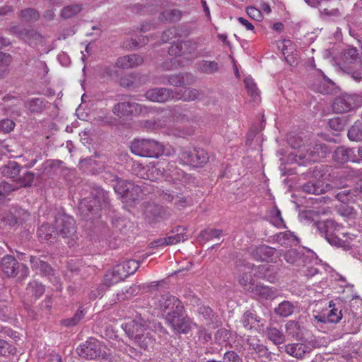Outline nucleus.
<instances>
[{
	"label": "nucleus",
	"mask_w": 362,
	"mask_h": 362,
	"mask_svg": "<svg viewBox=\"0 0 362 362\" xmlns=\"http://www.w3.org/2000/svg\"><path fill=\"white\" fill-rule=\"evenodd\" d=\"M183 13L177 8L167 9L163 11L159 16L161 21L167 23H175L182 18Z\"/></svg>",
	"instance_id": "nucleus-42"
},
{
	"label": "nucleus",
	"mask_w": 362,
	"mask_h": 362,
	"mask_svg": "<svg viewBox=\"0 0 362 362\" xmlns=\"http://www.w3.org/2000/svg\"><path fill=\"white\" fill-rule=\"evenodd\" d=\"M270 242L277 243L282 247H291L299 243L298 238L291 231L278 233L269 237Z\"/></svg>",
	"instance_id": "nucleus-26"
},
{
	"label": "nucleus",
	"mask_w": 362,
	"mask_h": 362,
	"mask_svg": "<svg viewBox=\"0 0 362 362\" xmlns=\"http://www.w3.org/2000/svg\"><path fill=\"white\" fill-rule=\"evenodd\" d=\"M159 309L166 314L165 320L169 316H175L179 313H184V306L182 302L176 297L168 293L161 295L158 298L157 303Z\"/></svg>",
	"instance_id": "nucleus-15"
},
{
	"label": "nucleus",
	"mask_w": 362,
	"mask_h": 362,
	"mask_svg": "<svg viewBox=\"0 0 362 362\" xmlns=\"http://www.w3.org/2000/svg\"><path fill=\"white\" fill-rule=\"evenodd\" d=\"M332 108L337 114L346 112L354 108V99L347 95L337 97L333 103Z\"/></svg>",
	"instance_id": "nucleus-27"
},
{
	"label": "nucleus",
	"mask_w": 362,
	"mask_h": 362,
	"mask_svg": "<svg viewBox=\"0 0 362 362\" xmlns=\"http://www.w3.org/2000/svg\"><path fill=\"white\" fill-rule=\"evenodd\" d=\"M143 63V58L136 54L124 56L117 59L116 66L121 69H131Z\"/></svg>",
	"instance_id": "nucleus-30"
},
{
	"label": "nucleus",
	"mask_w": 362,
	"mask_h": 362,
	"mask_svg": "<svg viewBox=\"0 0 362 362\" xmlns=\"http://www.w3.org/2000/svg\"><path fill=\"white\" fill-rule=\"evenodd\" d=\"M37 237L41 242L49 241L51 243L56 240L57 234L55 233V226L49 225L47 223H42L37 229Z\"/></svg>",
	"instance_id": "nucleus-29"
},
{
	"label": "nucleus",
	"mask_w": 362,
	"mask_h": 362,
	"mask_svg": "<svg viewBox=\"0 0 362 362\" xmlns=\"http://www.w3.org/2000/svg\"><path fill=\"white\" fill-rule=\"evenodd\" d=\"M222 233L221 230L207 228L201 231L199 238L204 241H209L214 238H219Z\"/></svg>",
	"instance_id": "nucleus-52"
},
{
	"label": "nucleus",
	"mask_w": 362,
	"mask_h": 362,
	"mask_svg": "<svg viewBox=\"0 0 362 362\" xmlns=\"http://www.w3.org/2000/svg\"><path fill=\"white\" fill-rule=\"evenodd\" d=\"M295 310L293 303L288 300H284L280 303L274 309V313L282 317H287L291 315Z\"/></svg>",
	"instance_id": "nucleus-43"
},
{
	"label": "nucleus",
	"mask_w": 362,
	"mask_h": 362,
	"mask_svg": "<svg viewBox=\"0 0 362 362\" xmlns=\"http://www.w3.org/2000/svg\"><path fill=\"white\" fill-rule=\"evenodd\" d=\"M254 269V265L247 264L244 266L243 274L239 277V284L243 288L246 293H250V290L256 286L251 271Z\"/></svg>",
	"instance_id": "nucleus-28"
},
{
	"label": "nucleus",
	"mask_w": 362,
	"mask_h": 362,
	"mask_svg": "<svg viewBox=\"0 0 362 362\" xmlns=\"http://www.w3.org/2000/svg\"><path fill=\"white\" fill-rule=\"evenodd\" d=\"M305 329L298 322L290 320L286 324V332L288 337L296 340L304 339Z\"/></svg>",
	"instance_id": "nucleus-31"
},
{
	"label": "nucleus",
	"mask_w": 362,
	"mask_h": 362,
	"mask_svg": "<svg viewBox=\"0 0 362 362\" xmlns=\"http://www.w3.org/2000/svg\"><path fill=\"white\" fill-rule=\"evenodd\" d=\"M250 294L258 300H274L279 296V291L276 288L257 283L256 286L250 290Z\"/></svg>",
	"instance_id": "nucleus-23"
},
{
	"label": "nucleus",
	"mask_w": 362,
	"mask_h": 362,
	"mask_svg": "<svg viewBox=\"0 0 362 362\" xmlns=\"http://www.w3.org/2000/svg\"><path fill=\"white\" fill-rule=\"evenodd\" d=\"M276 252V249L267 245H259L252 252L254 258L257 260L267 261Z\"/></svg>",
	"instance_id": "nucleus-39"
},
{
	"label": "nucleus",
	"mask_w": 362,
	"mask_h": 362,
	"mask_svg": "<svg viewBox=\"0 0 362 362\" xmlns=\"http://www.w3.org/2000/svg\"><path fill=\"white\" fill-rule=\"evenodd\" d=\"M114 226L122 233H127L133 228V223L129 220L124 218L116 219L114 222Z\"/></svg>",
	"instance_id": "nucleus-54"
},
{
	"label": "nucleus",
	"mask_w": 362,
	"mask_h": 362,
	"mask_svg": "<svg viewBox=\"0 0 362 362\" xmlns=\"http://www.w3.org/2000/svg\"><path fill=\"white\" fill-rule=\"evenodd\" d=\"M179 158L184 164L195 168L202 167L209 161L208 154L202 148H182L179 153Z\"/></svg>",
	"instance_id": "nucleus-12"
},
{
	"label": "nucleus",
	"mask_w": 362,
	"mask_h": 362,
	"mask_svg": "<svg viewBox=\"0 0 362 362\" xmlns=\"http://www.w3.org/2000/svg\"><path fill=\"white\" fill-rule=\"evenodd\" d=\"M195 77L190 73H184L174 75H166L163 77L162 83L175 87L192 85L195 82Z\"/></svg>",
	"instance_id": "nucleus-22"
},
{
	"label": "nucleus",
	"mask_w": 362,
	"mask_h": 362,
	"mask_svg": "<svg viewBox=\"0 0 362 362\" xmlns=\"http://www.w3.org/2000/svg\"><path fill=\"white\" fill-rule=\"evenodd\" d=\"M86 314L85 309L80 307L74 314V317L67 318L62 321V324L65 327L75 326L84 317Z\"/></svg>",
	"instance_id": "nucleus-50"
},
{
	"label": "nucleus",
	"mask_w": 362,
	"mask_h": 362,
	"mask_svg": "<svg viewBox=\"0 0 362 362\" xmlns=\"http://www.w3.org/2000/svg\"><path fill=\"white\" fill-rule=\"evenodd\" d=\"M259 322L260 317L250 311L245 312L241 319L243 326L247 330L252 329L255 322L259 323Z\"/></svg>",
	"instance_id": "nucleus-47"
},
{
	"label": "nucleus",
	"mask_w": 362,
	"mask_h": 362,
	"mask_svg": "<svg viewBox=\"0 0 362 362\" xmlns=\"http://www.w3.org/2000/svg\"><path fill=\"white\" fill-rule=\"evenodd\" d=\"M198 313L206 320L211 322H214V318L217 317L213 310L208 306H200L198 309Z\"/></svg>",
	"instance_id": "nucleus-57"
},
{
	"label": "nucleus",
	"mask_w": 362,
	"mask_h": 362,
	"mask_svg": "<svg viewBox=\"0 0 362 362\" xmlns=\"http://www.w3.org/2000/svg\"><path fill=\"white\" fill-rule=\"evenodd\" d=\"M270 222L278 228L281 226L286 227L285 224H284L281 211L277 208H274L270 211Z\"/></svg>",
	"instance_id": "nucleus-56"
},
{
	"label": "nucleus",
	"mask_w": 362,
	"mask_h": 362,
	"mask_svg": "<svg viewBox=\"0 0 362 362\" xmlns=\"http://www.w3.org/2000/svg\"><path fill=\"white\" fill-rule=\"evenodd\" d=\"M201 92L195 88H188L180 91H175V100L190 102L199 98Z\"/></svg>",
	"instance_id": "nucleus-38"
},
{
	"label": "nucleus",
	"mask_w": 362,
	"mask_h": 362,
	"mask_svg": "<svg viewBox=\"0 0 362 362\" xmlns=\"http://www.w3.org/2000/svg\"><path fill=\"white\" fill-rule=\"evenodd\" d=\"M124 331L141 349L150 350L154 347L156 339L151 328V322L141 315H136L134 320L127 323Z\"/></svg>",
	"instance_id": "nucleus-1"
},
{
	"label": "nucleus",
	"mask_w": 362,
	"mask_h": 362,
	"mask_svg": "<svg viewBox=\"0 0 362 362\" xmlns=\"http://www.w3.org/2000/svg\"><path fill=\"white\" fill-rule=\"evenodd\" d=\"M146 98L153 102L165 103L170 100H175V91L166 88H154L147 90Z\"/></svg>",
	"instance_id": "nucleus-21"
},
{
	"label": "nucleus",
	"mask_w": 362,
	"mask_h": 362,
	"mask_svg": "<svg viewBox=\"0 0 362 362\" xmlns=\"http://www.w3.org/2000/svg\"><path fill=\"white\" fill-rule=\"evenodd\" d=\"M348 137L351 141H359L362 139V124L356 122L348 131Z\"/></svg>",
	"instance_id": "nucleus-55"
},
{
	"label": "nucleus",
	"mask_w": 362,
	"mask_h": 362,
	"mask_svg": "<svg viewBox=\"0 0 362 362\" xmlns=\"http://www.w3.org/2000/svg\"><path fill=\"white\" fill-rule=\"evenodd\" d=\"M221 362H243L242 358L234 351H226Z\"/></svg>",
	"instance_id": "nucleus-62"
},
{
	"label": "nucleus",
	"mask_w": 362,
	"mask_h": 362,
	"mask_svg": "<svg viewBox=\"0 0 362 362\" xmlns=\"http://www.w3.org/2000/svg\"><path fill=\"white\" fill-rule=\"evenodd\" d=\"M18 16L25 22H35L39 19L40 14L35 9L28 8L21 10Z\"/></svg>",
	"instance_id": "nucleus-49"
},
{
	"label": "nucleus",
	"mask_w": 362,
	"mask_h": 362,
	"mask_svg": "<svg viewBox=\"0 0 362 362\" xmlns=\"http://www.w3.org/2000/svg\"><path fill=\"white\" fill-rule=\"evenodd\" d=\"M333 158L339 163H345L351 160L355 161V155L353 149L339 146L335 150Z\"/></svg>",
	"instance_id": "nucleus-32"
},
{
	"label": "nucleus",
	"mask_w": 362,
	"mask_h": 362,
	"mask_svg": "<svg viewBox=\"0 0 362 362\" xmlns=\"http://www.w3.org/2000/svg\"><path fill=\"white\" fill-rule=\"evenodd\" d=\"M34 180V174L30 171L25 170L22 175L17 177L18 182L23 187L30 186Z\"/></svg>",
	"instance_id": "nucleus-58"
},
{
	"label": "nucleus",
	"mask_w": 362,
	"mask_h": 362,
	"mask_svg": "<svg viewBox=\"0 0 362 362\" xmlns=\"http://www.w3.org/2000/svg\"><path fill=\"white\" fill-rule=\"evenodd\" d=\"M30 213L21 207L13 206L0 214V221L9 226L23 224L30 218Z\"/></svg>",
	"instance_id": "nucleus-16"
},
{
	"label": "nucleus",
	"mask_w": 362,
	"mask_h": 362,
	"mask_svg": "<svg viewBox=\"0 0 362 362\" xmlns=\"http://www.w3.org/2000/svg\"><path fill=\"white\" fill-rule=\"evenodd\" d=\"M331 151L327 144L323 143L315 144L304 146L297 150L294 160L298 165H307L313 162H317L326 158Z\"/></svg>",
	"instance_id": "nucleus-3"
},
{
	"label": "nucleus",
	"mask_w": 362,
	"mask_h": 362,
	"mask_svg": "<svg viewBox=\"0 0 362 362\" xmlns=\"http://www.w3.org/2000/svg\"><path fill=\"white\" fill-rule=\"evenodd\" d=\"M314 224L319 233L322 236L325 238L330 245L343 247L345 250L348 248L346 241L340 239L335 235V233H339L341 228V226L337 224L335 221L331 219H327L324 221L315 222Z\"/></svg>",
	"instance_id": "nucleus-6"
},
{
	"label": "nucleus",
	"mask_w": 362,
	"mask_h": 362,
	"mask_svg": "<svg viewBox=\"0 0 362 362\" xmlns=\"http://www.w3.org/2000/svg\"><path fill=\"white\" fill-rule=\"evenodd\" d=\"M16 349L9 344L7 341L0 339V356H5L8 354H15Z\"/></svg>",
	"instance_id": "nucleus-59"
},
{
	"label": "nucleus",
	"mask_w": 362,
	"mask_h": 362,
	"mask_svg": "<svg viewBox=\"0 0 362 362\" xmlns=\"http://www.w3.org/2000/svg\"><path fill=\"white\" fill-rule=\"evenodd\" d=\"M187 54H193L195 57L201 56L198 54L197 49L199 43L197 40H187Z\"/></svg>",
	"instance_id": "nucleus-63"
},
{
	"label": "nucleus",
	"mask_w": 362,
	"mask_h": 362,
	"mask_svg": "<svg viewBox=\"0 0 362 362\" xmlns=\"http://www.w3.org/2000/svg\"><path fill=\"white\" fill-rule=\"evenodd\" d=\"M15 127V123L13 120L5 119L0 121V132L4 133L11 132Z\"/></svg>",
	"instance_id": "nucleus-64"
},
{
	"label": "nucleus",
	"mask_w": 362,
	"mask_h": 362,
	"mask_svg": "<svg viewBox=\"0 0 362 362\" xmlns=\"http://www.w3.org/2000/svg\"><path fill=\"white\" fill-rule=\"evenodd\" d=\"M199 71L206 74H212L218 71V64L215 61L202 60L197 64Z\"/></svg>",
	"instance_id": "nucleus-45"
},
{
	"label": "nucleus",
	"mask_w": 362,
	"mask_h": 362,
	"mask_svg": "<svg viewBox=\"0 0 362 362\" xmlns=\"http://www.w3.org/2000/svg\"><path fill=\"white\" fill-rule=\"evenodd\" d=\"M47 103L45 98H33L25 102V107L31 114H38L45 110Z\"/></svg>",
	"instance_id": "nucleus-35"
},
{
	"label": "nucleus",
	"mask_w": 362,
	"mask_h": 362,
	"mask_svg": "<svg viewBox=\"0 0 362 362\" xmlns=\"http://www.w3.org/2000/svg\"><path fill=\"white\" fill-rule=\"evenodd\" d=\"M122 270V269L117 264L112 269L107 271L105 275L106 284L110 286L124 280L126 276Z\"/></svg>",
	"instance_id": "nucleus-36"
},
{
	"label": "nucleus",
	"mask_w": 362,
	"mask_h": 362,
	"mask_svg": "<svg viewBox=\"0 0 362 362\" xmlns=\"http://www.w3.org/2000/svg\"><path fill=\"white\" fill-rule=\"evenodd\" d=\"M283 257L286 262L291 264L301 265L305 262L304 255L296 249L286 250L283 254Z\"/></svg>",
	"instance_id": "nucleus-40"
},
{
	"label": "nucleus",
	"mask_w": 362,
	"mask_h": 362,
	"mask_svg": "<svg viewBox=\"0 0 362 362\" xmlns=\"http://www.w3.org/2000/svg\"><path fill=\"white\" fill-rule=\"evenodd\" d=\"M118 265L122 269V272L125 274L126 278L134 274L139 267V262L134 259L126 260Z\"/></svg>",
	"instance_id": "nucleus-48"
},
{
	"label": "nucleus",
	"mask_w": 362,
	"mask_h": 362,
	"mask_svg": "<svg viewBox=\"0 0 362 362\" xmlns=\"http://www.w3.org/2000/svg\"><path fill=\"white\" fill-rule=\"evenodd\" d=\"M0 266L4 274L9 278L18 276L19 280H23L28 276L29 268L25 264L19 263L11 255H6L0 259Z\"/></svg>",
	"instance_id": "nucleus-7"
},
{
	"label": "nucleus",
	"mask_w": 362,
	"mask_h": 362,
	"mask_svg": "<svg viewBox=\"0 0 362 362\" xmlns=\"http://www.w3.org/2000/svg\"><path fill=\"white\" fill-rule=\"evenodd\" d=\"M243 346L247 348L251 354H255L258 357L269 358L271 352L266 346L261 343L260 339L256 336L247 335L243 337Z\"/></svg>",
	"instance_id": "nucleus-19"
},
{
	"label": "nucleus",
	"mask_w": 362,
	"mask_h": 362,
	"mask_svg": "<svg viewBox=\"0 0 362 362\" xmlns=\"http://www.w3.org/2000/svg\"><path fill=\"white\" fill-rule=\"evenodd\" d=\"M26 291L28 294L37 300L43 295L45 291V287L42 283L37 281H32L28 283Z\"/></svg>",
	"instance_id": "nucleus-44"
},
{
	"label": "nucleus",
	"mask_w": 362,
	"mask_h": 362,
	"mask_svg": "<svg viewBox=\"0 0 362 362\" xmlns=\"http://www.w3.org/2000/svg\"><path fill=\"white\" fill-rule=\"evenodd\" d=\"M18 189L16 185L9 183L6 181L0 182V204L4 203L12 192Z\"/></svg>",
	"instance_id": "nucleus-46"
},
{
	"label": "nucleus",
	"mask_w": 362,
	"mask_h": 362,
	"mask_svg": "<svg viewBox=\"0 0 362 362\" xmlns=\"http://www.w3.org/2000/svg\"><path fill=\"white\" fill-rule=\"evenodd\" d=\"M6 31L23 40L30 46H36L42 42L43 37L34 29H28L20 25H11Z\"/></svg>",
	"instance_id": "nucleus-14"
},
{
	"label": "nucleus",
	"mask_w": 362,
	"mask_h": 362,
	"mask_svg": "<svg viewBox=\"0 0 362 362\" xmlns=\"http://www.w3.org/2000/svg\"><path fill=\"white\" fill-rule=\"evenodd\" d=\"M112 181H115L114 189L121 196L123 202H134L141 198L143 191L140 186L132 182L122 180L117 175L113 176Z\"/></svg>",
	"instance_id": "nucleus-5"
},
{
	"label": "nucleus",
	"mask_w": 362,
	"mask_h": 362,
	"mask_svg": "<svg viewBox=\"0 0 362 362\" xmlns=\"http://www.w3.org/2000/svg\"><path fill=\"white\" fill-rule=\"evenodd\" d=\"M30 262L33 271H35L42 276L47 277L52 284L57 285L59 283V276L48 262L37 256H30Z\"/></svg>",
	"instance_id": "nucleus-17"
},
{
	"label": "nucleus",
	"mask_w": 362,
	"mask_h": 362,
	"mask_svg": "<svg viewBox=\"0 0 362 362\" xmlns=\"http://www.w3.org/2000/svg\"><path fill=\"white\" fill-rule=\"evenodd\" d=\"M141 105L134 102H122L115 105L113 113L119 117L135 115L141 112Z\"/></svg>",
	"instance_id": "nucleus-24"
},
{
	"label": "nucleus",
	"mask_w": 362,
	"mask_h": 362,
	"mask_svg": "<svg viewBox=\"0 0 362 362\" xmlns=\"http://www.w3.org/2000/svg\"><path fill=\"white\" fill-rule=\"evenodd\" d=\"M78 355L86 361L107 358L105 347L96 339H90L76 349Z\"/></svg>",
	"instance_id": "nucleus-9"
},
{
	"label": "nucleus",
	"mask_w": 362,
	"mask_h": 362,
	"mask_svg": "<svg viewBox=\"0 0 362 362\" xmlns=\"http://www.w3.org/2000/svg\"><path fill=\"white\" fill-rule=\"evenodd\" d=\"M274 267L272 265H260L255 267L256 274L260 279L274 283L276 280V276L274 273Z\"/></svg>",
	"instance_id": "nucleus-37"
},
{
	"label": "nucleus",
	"mask_w": 362,
	"mask_h": 362,
	"mask_svg": "<svg viewBox=\"0 0 362 362\" xmlns=\"http://www.w3.org/2000/svg\"><path fill=\"white\" fill-rule=\"evenodd\" d=\"M245 87L247 90L248 93L255 98L256 97L259 96V90L257 88L256 84L255 83L254 81L251 78H246L244 81Z\"/></svg>",
	"instance_id": "nucleus-60"
},
{
	"label": "nucleus",
	"mask_w": 362,
	"mask_h": 362,
	"mask_svg": "<svg viewBox=\"0 0 362 362\" xmlns=\"http://www.w3.org/2000/svg\"><path fill=\"white\" fill-rule=\"evenodd\" d=\"M144 214L147 221L152 223L168 218L171 216V211L168 209L154 203H147Z\"/></svg>",
	"instance_id": "nucleus-18"
},
{
	"label": "nucleus",
	"mask_w": 362,
	"mask_h": 362,
	"mask_svg": "<svg viewBox=\"0 0 362 362\" xmlns=\"http://www.w3.org/2000/svg\"><path fill=\"white\" fill-rule=\"evenodd\" d=\"M130 148L134 154L141 157L158 158L164 153L163 145L153 139H134Z\"/></svg>",
	"instance_id": "nucleus-4"
},
{
	"label": "nucleus",
	"mask_w": 362,
	"mask_h": 362,
	"mask_svg": "<svg viewBox=\"0 0 362 362\" xmlns=\"http://www.w3.org/2000/svg\"><path fill=\"white\" fill-rule=\"evenodd\" d=\"M264 333L267 339L276 346L281 345L286 341V336L283 332L275 327H267Z\"/></svg>",
	"instance_id": "nucleus-33"
},
{
	"label": "nucleus",
	"mask_w": 362,
	"mask_h": 362,
	"mask_svg": "<svg viewBox=\"0 0 362 362\" xmlns=\"http://www.w3.org/2000/svg\"><path fill=\"white\" fill-rule=\"evenodd\" d=\"M166 321L171 326L173 331L178 334H187L192 327L190 319L187 317H184L183 313L175 315L173 317L169 316Z\"/></svg>",
	"instance_id": "nucleus-20"
},
{
	"label": "nucleus",
	"mask_w": 362,
	"mask_h": 362,
	"mask_svg": "<svg viewBox=\"0 0 362 362\" xmlns=\"http://www.w3.org/2000/svg\"><path fill=\"white\" fill-rule=\"evenodd\" d=\"M358 49L355 47H349L344 52V60L347 63H352L358 59Z\"/></svg>",
	"instance_id": "nucleus-61"
},
{
	"label": "nucleus",
	"mask_w": 362,
	"mask_h": 362,
	"mask_svg": "<svg viewBox=\"0 0 362 362\" xmlns=\"http://www.w3.org/2000/svg\"><path fill=\"white\" fill-rule=\"evenodd\" d=\"M173 167V165L169 163L167 166V169L165 170L163 163H151L149 165H147L146 168H143L144 172L141 174V177L151 181H157L166 174L168 176H170L173 179H178L179 172L176 170H172L171 168Z\"/></svg>",
	"instance_id": "nucleus-13"
},
{
	"label": "nucleus",
	"mask_w": 362,
	"mask_h": 362,
	"mask_svg": "<svg viewBox=\"0 0 362 362\" xmlns=\"http://www.w3.org/2000/svg\"><path fill=\"white\" fill-rule=\"evenodd\" d=\"M362 305V298L356 296L352 298L349 304V310L348 308H344V331L347 334L357 333L360 329V320L358 317V313L354 311V304Z\"/></svg>",
	"instance_id": "nucleus-11"
},
{
	"label": "nucleus",
	"mask_w": 362,
	"mask_h": 362,
	"mask_svg": "<svg viewBox=\"0 0 362 362\" xmlns=\"http://www.w3.org/2000/svg\"><path fill=\"white\" fill-rule=\"evenodd\" d=\"M22 167L15 161H9L0 167V172L4 177L16 179L20 175Z\"/></svg>",
	"instance_id": "nucleus-34"
},
{
	"label": "nucleus",
	"mask_w": 362,
	"mask_h": 362,
	"mask_svg": "<svg viewBox=\"0 0 362 362\" xmlns=\"http://www.w3.org/2000/svg\"><path fill=\"white\" fill-rule=\"evenodd\" d=\"M110 204L107 192L100 187H93L90 196L84 197L78 204V211L82 218L93 221L100 216V211Z\"/></svg>",
	"instance_id": "nucleus-2"
},
{
	"label": "nucleus",
	"mask_w": 362,
	"mask_h": 362,
	"mask_svg": "<svg viewBox=\"0 0 362 362\" xmlns=\"http://www.w3.org/2000/svg\"><path fill=\"white\" fill-rule=\"evenodd\" d=\"M82 9L81 4H74L64 6L61 12L62 18L69 19L78 13Z\"/></svg>",
	"instance_id": "nucleus-51"
},
{
	"label": "nucleus",
	"mask_w": 362,
	"mask_h": 362,
	"mask_svg": "<svg viewBox=\"0 0 362 362\" xmlns=\"http://www.w3.org/2000/svg\"><path fill=\"white\" fill-rule=\"evenodd\" d=\"M324 175L321 167H315L312 171L308 173L310 178L308 182L300 186L301 191L311 194H320L325 193L329 185L325 184L322 180Z\"/></svg>",
	"instance_id": "nucleus-10"
},
{
	"label": "nucleus",
	"mask_w": 362,
	"mask_h": 362,
	"mask_svg": "<svg viewBox=\"0 0 362 362\" xmlns=\"http://www.w3.org/2000/svg\"><path fill=\"white\" fill-rule=\"evenodd\" d=\"M344 315V310L341 308H332L327 313V317L329 320V323H338Z\"/></svg>",
	"instance_id": "nucleus-53"
},
{
	"label": "nucleus",
	"mask_w": 362,
	"mask_h": 362,
	"mask_svg": "<svg viewBox=\"0 0 362 362\" xmlns=\"http://www.w3.org/2000/svg\"><path fill=\"white\" fill-rule=\"evenodd\" d=\"M167 245H171L185 241L188 239V236L185 233V228L181 226L177 227L175 230L171 231L168 237H165Z\"/></svg>",
	"instance_id": "nucleus-41"
},
{
	"label": "nucleus",
	"mask_w": 362,
	"mask_h": 362,
	"mask_svg": "<svg viewBox=\"0 0 362 362\" xmlns=\"http://www.w3.org/2000/svg\"><path fill=\"white\" fill-rule=\"evenodd\" d=\"M284 349L285 352L296 358H303L312 351L311 346L305 343L288 344Z\"/></svg>",
	"instance_id": "nucleus-25"
},
{
	"label": "nucleus",
	"mask_w": 362,
	"mask_h": 362,
	"mask_svg": "<svg viewBox=\"0 0 362 362\" xmlns=\"http://www.w3.org/2000/svg\"><path fill=\"white\" fill-rule=\"evenodd\" d=\"M55 233L58 237L71 239L68 243L74 245L76 236V224L74 218L66 214H58L54 220Z\"/></svg>",
	"instance_id": "nucleus-8"
}]
</instances>
